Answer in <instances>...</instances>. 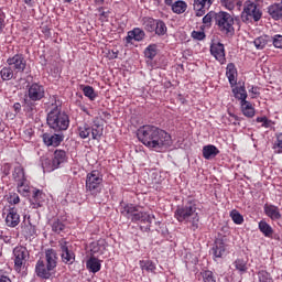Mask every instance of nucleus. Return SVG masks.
<instances>
[{
    "label": "nucleus",
    "instance_id": "f257e3e1",
    "mask_svg": "<svg viewBox=\"0 0 282 282\" xmlns=\"http://www.w3.org/2000/svg\"><path fill=\"white\" fill-rule=\"evenodd\" d=\"M137 137L139 142H142L148 149L153 151H162V149H169L173 144L171 134L164 129L153 126L145 124L137 130Z\"/></svg>",
    "mask_w": 282,
    "mask_h": 282
},
{
    "label": "nucleus",
    "instance_id": "f03ea898",
    "mask_svg": "<svg viewBox=\"0 0 282 282\" xmlns=\"http://www.w3.org/2000/svg\"><path fill=\"white\" fill-rule=\"evenodd\" d=\"M174 217L180 224H191L189 228L193 232L199 229V213H197L195 200H188L185 205L177 207Z\"/></svg>",
    "mask_w": 282,
    "mask_h": 282
},
{
    "label": "nucleus",
    "instance_id": "7ed1b4c3",
    "mask_svg": "<svg viewBox=\"0 0 282 282\" xmlns=\"http://www.w3.org/2000/svg\"><path fill=\"white\" fill-rule=\"evenodd\" d=\"M56 265H58V254L56 253V250L46 249L45 260L40 259L35 264V274L40 279H52V274H54Z\"/></svg>",
    "mask_w": 282,
    "mask_h": 282
},
{
    "label": "nucleus",
    "instance_id": "20e7f679",
    "mask_svg": "<svg viewBox=\"0 0 282 282\" xmlns=\"http://www.w3.org/2000/svg\"><path fill=\"white\" fill-rule=\"evenodd\" d=\"M47 124L54 131H67V129H69V116L65 112H61L56 107V109L48 112Z\"/></svg>",
    "mask_w": 282,
    "mask_h": 282
},
{
    "label": "nucleus",
    "instance_id": "39448f33",
    "mask_svg": "<svg viewBox=\"0 0 282 282\" xmlns=\"http://www.w3.org/2000/svg\"><path fill=\"white\" fill-rule=\"evenodd\" d=\"M121 215L132 221H143V224H152L155 219L154 215H150L138 209L133 204H127L121 208Z\"/></svg>",
    "mask_w": 282,
    "mask_h": 282
},
{
    "label": "nucleus",
    "instance_id": "423d86ee",
    "mask_svg": "<svg viewBox=\"0 0 282 282\" xmlns=\"http://www.w3.org/2000/svg\"><path fill=\"white\" fill-rule=\"evenodd\" d=\"M86 193L91 197H98V194L102 193V174L98 170L87 174Z\"/></svg>",
    "mask_w": 282,
    "mask_h": 282
},
{
    "label": "nucleus",
    "instance_id": "0eeeda50",
    "mask_svg": "<svg viewBox=\"0 0 282 282\" xmlns=\"http://www.w3.org/2000/svg\"><path fill=\"white\" fill-rule=\"evenodd\" d=\"M216 25L223 34H235V18L226 11H219L216 15Z\"/></svg>",
    "mask_w": 282,
    "mask_h": 282
},
{
    "label": "nucleus",
    "instance_id": "6e6552de",
    "mask_svg": "<svg viewBox=\"0 0 282 282\" xmlns=\"http://www.w3.org/2000/svg\"><path fill=\"white\" fill-rule=\"evenodd\" d=\"M30 259V251L23 246H18L13 249V262L15 272H23Z\"/></svg>",
    "mask_w": 282,
    "mask_h": 282
},
{
    "label": "nucleus",
    "instance_id": "1a4fd4ad",
    "mask_svg": "<svg viewBox=\"0 0 282 282\" xmlns=\"http://www.w3.org/2000/svg\"><path fill=\"white\" fill-rule=\"evenodd\" d=\"M261 17H263V13L261 12V9L257 7V3L252 1H247L243 7V11L241 13V20L243 23H252V21H261Z\"/></svg>",
    "mask_w": 282,
    "mask_h": 282
},
{
    "label": "nucleus",
    "instance_id": "9d476101",
    "mask_svg": "<svg viewBox=\"0 0 282 282\" xmlns=\"http://www.w3.org/2000/svg\"><path fill=\"white\" fill-rule=\"evenodd\" d=\"M7 65L11 67L15 74H23L28 68V59H25V55L18 53L7 59Z\"/></svg>",
    "mask_w": 282,
    "mask_h": 282
},
{
    "label": "nucleus",
    "instance_id": "9b49d317",
    "mask_svg": "<svg viewBox=\"0 0 282 282\" xmlns=\"http://www.w3.org/2000/svg\"><path fill=\"white\" fill-rule=\"evenodd\" d=\"M14 182L18 184V191L19 193H30V187L25 185L26 178H25V170L23 166L18 165L14 167V171L12 173Z\"/></svg>",
    "mask_w": 282,
    "mask_h": 282
},
{
    "label": "nucleus",
    "instance_id": "f8f14e48",
    "mask_svg": "<svg viewBox=\"0 0 282 282\" xmlns=\"http://www.w3.org/2000/svg\"><path fill=\"white\" fill-rule=\"evenodd\" d=\"M25 98H28V100H33L35 102L43 100L45 98V87L36 83L30 85L28 87Z\"/></svg>",
    "mask_w": 282,
    "mask_h": 282
},
{
    "label": "nucleus",
    "instance_id": "ddd939ff",
    "mask_svg": "<svg viewBox=\"0 0 282 282\" xmlns=\"http://www.w3.org/2000/svg\"><path fill=\"white\" fill-rule=\"evenodd\" d=\"M59 250L62 252L61 258L63 263H65L66 265L74 264V261H76V253H74V251L69 249V247L67 246V241L65 240L59 241Z\"/></svg>",
    "mask_w": 282,
    "mask_h": 282
},
{
    "label": "nucleus",
    "instance_id": "4468645a",
    "mask_svg": "<svg viewBox=\"0 0 282 282\" xmlns=\"http://www.w3.org/2000/svg\"><path fill=\"white\" fill-rule=\"evenodd\" d=\"M210 54L220 65H226V48L223 43H213L210 45Z\"/></svg>",
    "mask_w": 282,
    "mask_h": 282
},
{
    "label": "nucleus",
    "instance_id": "2eb2a0df",
    "mask_svg": "<svg viewBox=\"0 0 282 282\" xmlns=\"http://www.w3.org/2000/svg\"><path fill=\"white\" fill-rule=\"evenodd\" d=\"M215 3V0H194L193 8L196 17H204L207 10H210V6Z\"/></svg>",
    "mask_w": 282,
    "mask_h": 282
},
{
    "label": "nucleus",
    "instance_id": "dca6fc26",
    "mask_svg": "<svg viewBox=\"0 0 282 282\" xmlns=\"http://www.w3.org/2000/svg\"><path fill=\"white\" fill-rule=\"evenodd\" d=\"M6 224L9 228H17V226L21 224V215H19V212H17V208L14 207L9 208L6 217Z\"/></svg>",
    "mask_w": 282,
    "mask_h": 282
},
{
    "label": "nucleus",
    "instance_id": "f3484780",
    "mask_svg": "<svg viewBox=\"0 0 282 282\" xmlns=\"http://www.w3.org/2000/svg\"><path fill=\"white\" fill-rule=\"evenodd\" d=\"M263 210L264 215H267V217H269V219H271L272 221H279V219H281L282 217L281 210L276 205L264 204Z\"/></svg>",
    "mask_w": 282,
    "mask_h": 282
},
{
    "label": "nucleus",
    "instance_id": "a211bd4d",
    "mask_svg": "<svg viewBox=\"0 0 282 282\" xmlns=\"http://www.w3.org/2000/svg\"><path fill=\"white\" fill-rule=\"evenodd\" d=\"M144 36H147V34L144 33V30L140 28H134L132 31L128 32V35L126 36V42L132 43L133 41H137V42L144 41Z\"/></svg>",
    "mask_w": 282,
    "mask_h": 282
},
{
    "label": "nucleus",
    "instance_id": "6ab92c4d",
    "mask_svg": "<svg viewBox=\"0 0 282 282\" xmlns=\"http://www.w3.org/2000/svg\"><path fill=\"white\" fill-rule=\"evenodd\" d=\"M43 142L46 147H58L63 142V134H43Z\"/></svg>",
    "mask_w": 282,
    "mask_h": 282
},
{
    "label": "nucleus",
    "instance_id": "aec40b11",
    "mask_svg": "<svg viewBox=\"0 0 282 282\" xmlns=\"http://www.w3.org/2000/svg\"><path fill=\"white\" fill-rule=\"evenodd\" d=\"M226 242H224L221 239H217L212 248V251L216 259H221V257H226Z\"/></svg>",
    "mask_w": 282,
    "mask_h": 282
},
{
    "label": "nucleus",
    "instance_id": "412c9836",
    "mask_svg": "<svg viewBox=\"0 0 282 282\" xmlns=\"http://www.w3.org/2000/svg\"><path fill=\"white\" fill-rule=\"evenodd\" d=\"M102 131H104V128H102V124H100V119L96 117L93 120V127L90 128L93 140H100V138H102Z\"/></svg>",
    "mask_w": 282,
    "mask_h": 282
},
{
    "label": "nucleus",
    "instance_id": "4be33fe9",
    "mask_svg": "<svg viewBox=\"0 0 282 282\" xmlns=\"http://www.w3.org/2000/svg\"><path fill=\"white\" fill-rule=\"evenodd\" d=\"M24 226L22 227V232L24 237H35L36 235V226L32 225L30 221V216H24Z\"/></svg>",
    "mask_w": 282,
    "mask_h": 282
},
{
    "label": "nucleus",
    "instance_id": "5701e85b",
    "mask_svg": "<svg viewBox=\"0 0 282 282\" xmlns=\"http://www.w3.org/2000/svg\"><path fill=\"white\" fill-rule=\"evenodd\" d=\"M268 13L274 21L282 19V0L279 3H274L268 7Z\"/></svg>",
    "mask_w": 282,
    "mask_h": 282
},
{
    "label": "nucleus",
    "instance_id": "b1692460",
    "mask_svg": "<svg viewBox=\"0 0 282 282\" xmlns=\"http://www.w3.org/2000/svg\"><path fill=\"white\" fill-rule=\"evenodd\" d=\"M226 76L229 80V85L235 87L237 85V67L234 63H229L226 68Z\"/></svg>",
    "mask_w": 282,
    "mask_h": 282
},
{
    "label": "nucleus",
    "instance_id": "393cba45",
    "mask_svg": "<svg viewBox=\"0 0 282 282\" xmlns=\"http://www.w3.org/2000/svg\"><path fill=\"white\" fill-rule=\"evenodd\" d=\"M52 161L54 166L58 169L61 164L67 162V152L65 150H55Z\"/></svg>",
    "mask_w": 282,
    "mask_h": 282
},
{
    "label": "nucleus",
    "instance_id": "a878e982",
    "mask_svg": "<svg viewBox=\"0 0 282 282\" xmlns=\"http://www.w3.org/2000/svg\"><path fill=\"white\" fill-rule=\"evenodd\" d=\"M217 155H219V149H217V147L209 144L203 148V158L205 160H213V158H217Z\"/></svg>",
    "mask_w": 282,
    "mask_h": 282
},
{
    "label": "nucleus",
    "instance_id": "bb28decb",
    "mask_svg": "<svg viewBox=\"0 0 282 282\" xmlns=\"http://www.w3.org/2000/svg\"><path fill=\"white\" fill-rule=\"evenodd\" d=\"M23 110L29 118H32L36 113V101L24 98Z\"/></svg>",
    "mask_w": 282,
    "mask_h": 282
},
{
    "label": "nucleus",
    "instance_id": "cd10ccee",
    "mask_svg": "<svg viewBox=\"0 0 282 282\" xmlns=\"http://www.w3.org/2000/svg\"><path fill=\"white\" fill-rule=\"evenodd\" d=\"M102 265L100 264V260L96 257H90L89 260L86 262V268L89 270V272H93V274H96V272H100V268Z\"/></svg>",
    "mask_w": 282,
    "mask_h": 282
},
{
    "label": "nucleus",
    "instance_id": "c85d7f7f",
    "mask_svg": "<svg viewBox=\"0 0 282 282\" xmlns=\"http://www.w3.org/2000/svg\"><path fill=\"white\" fill-rule=\"evenodd\" d=\"M43 192L41 189H34L31 198L32 208H41L43 206Z\"/></svg>",
    "mask_w": 282,
    "mask_h": 282
},
{
    "label": "nucleus",
    "instance_id": "c756f323",
    "mask_svg": "<svg viewBox=\"0 0 282 282\" xmlns=\"http://www.w3.org/2000/svg\"><path fill=\"white\" fill-rule=\"evenodd\" d=\"M17 76H19L18 73H15L11 66H6L0 70L2 80H12V78L15 79Z\"/></svg>",
    "mask_w": 282,
    "mask_h": 282
},
{
    "label": "nucleus",
    "instance_id": "7c9ffc66",
    "mask_svg": "<svg viewBox=\"0 0 282 282\" xmlns=\"http://www.w3.org/2000/svg\"><path fill=\"white\" fill-rule=\"evenodd\" d=\"M188 8V4H186L183 0H177L172 4V12L174 14H184Z\"/></svg>",
    "mask_w": 282,
    "mask_h": 282
},
{
    "label": "nucleus",
    "instance_id": "2f4dec72",
    "mask_svg": "<svg viewBox=\"0 0 282 282\" xmlns=\"http://www.w3.org/2000/svg\"><path fill=\"white\" fill-rule=\"evenodd\" d=\"M232 94L235 95V98L240 100V105L247 101L246 98H248V93L246 91V87H235Z\"/></svg>",
    "mask_w": 282,
    "mask_h": 282
},
{
    "label": "nucleus",
    "instance_id": "473e14b6",
    "mask_svg": "<svg viewBox=\"0 0 282 282\" xmlns=\"http://www.w3.org/2000/svg\"><path fill=\"white\" fill-rule=\"evenodd\" d=\"M268 43H272V36L262 35V36L257 37L253 41V44L257 47V50H263V47H265V45H268Z\"/></svg>",
    "mask_w": 282,
    "mask_h": 282
},
{
    "label": "nucleus",
    "instance_id": "72a5a7b5",
    "mask_svg": "<svg viewBox=\"0 0 282 282\" xmlns=\"http://www.w3.org/2000/svg\"><path fill=\"white\" fill-rule=\"evenodd\" d=\"M142 25L147 32H155V26L158 25V20L153 18H143Z\"/></svg>",
    "mask_w": 282,
    "mask_h": 282
},
{
    "label": "nucleus",
    "instance_id": "f704fd0d",
    "mask_svg": "<svg viewBox=\"0 0 282 282\" xmlns=\"http://www.w3.org/2000/svg\"><path fill=\"white\" fill-rule=\"evenodd\" d=\"M241 105V111L247 118H254V107L250 101H243Z\"/></svg>",
    "mask_w": 282,
    "mask_h": 282
},
{
    "label": "nucleus",
    "instance_id": "c9c22d12",
    "mask_svg": "<svg viewBox=\"0 0 282 282\" xmlns=\"http://www.w3.org/2000/svg\"><path fill=\"white\" fill-rule=\"evenodd\" d=\"M259 230L262 232V235H264V237H271L274 235V229H272V226H270V224H268L265 220H261L259 223Z\"/></svg>",
    "mask_w": 282,
    "mask_h": 282
},
{
    "label": "nucleus",
    "instance_id": "e433bc0d",
    "mask_svg": "<svg viewBox=\"0 0 282 282\" xmlns=\"http://www.w3.org/2000/svg\"><path fill=\"white\" fill-rule=\"evenodd\" d=\"M141 270L145 272H155V264L151 260H141L139 261Z\"/></svg>",
    "mask_w": 282,
    "mask_h": 282
},
{
    "label": "nucleus",
    "instance_id": "4c0bfd02",
    "mask_svg": "<svg viewBox=\"0 0 282 282\" xmlns=\"http://www.w3.org/2000/svg\"><path fill=\"white\" fill-rule=\"evenodd\" d=\"M145 58H149L150 61H153V58H155V56H158V45L155 44H150L145 51Z\"/></svg>",
    "mask_w": 282,
    "mask_h": 282
},
{
    "label": "nucleus",
    "instance_id": "58836bf2",
    "mask_svg": "<svg viewBox=\"0 0 282 282\" xmlns=\"http://www.w3.org/2000/svg\"><path fill=\"white\" fill-rule=\"evenodd\" d=\"M154 32L158 34V36H164V34L167 32L166 23H164L162 20H158Z\"/></svg>",
    "mask_w": 282,
    "mask_h": 282
},
{
    "label": "nucleus",
    "instance_id": "ea45409f",
    "mask_svg": "<svg viewBox=\"0 0 282 282\" xmlns=\"http://www.w3.org/2000/svg\"><path fill=\"white\" fill-rule=\"evenodd\" d=\"M91 134V127L89 124H84L78 128V135L82 138V140H87L89 135Z\"/></svg>",
    "mask_w": 282,
    "mask_h": 282
},
{
    "label": "nucleus",
    "instance_id": "a19ab883",
    "mask_svg": "<svg viewBox=\"0 0 282 282\" xmlns=\"http://www.w3.org/2000/svg\"><path fill=\"white\" fill-rule=\"evenodd\" d=\"M42 169L46 172V173H52V171H56V169L54 166V161L50 160V159H43L42 160Z\"/></svg>",
    "mask_w": 282,
    "mask_h": 282
},
{
    "label": "nucleus",
    "instance_id": "79ce46f5",
    "mask_svg": "<svg viewBox=\"0 0 282 282\" xmlns=\"http://www.w3.org/2000/svg\"><path fill=\"white\" fill-rule=\"evenodd\" d=\"M83 91L84 96L89 98V100H96V98H98V94H96V90H94V87L91 86H84Z\"/></svg>",
    "mask_w": 282,
    "mask_h": 282
},
{
    "label": "nucleus",
    "instance_id": "37998d69",
    "mask_svg": "<svg viewBox=\"0 0 282 282\" xmlns=\"http://www.w3.org/2000/svg\"><path fill=\"white\" fill-rule=\"evenodd\" d=\"M202 279L204 282H217V278L215 276V273L210 270H206L200 272Z\"/></svg>",
    "mask_w": 282,
    "mask_h": 282
},
{
    "label": "nucleus",
    "instance_id": "c03bdc74",
    "mask_svg": "<svg viewBox=\"0 0 282 282\" xmlns=\"http://www.w3.org/2000/svg\"><path fill=\"white\" fill-rule=\"evenodd\" d=\"M230 217L234 224H237L238 226H241V224H243V216L237 209L230 212Z\"/></svg>",
    "mask_w": 282,
    "mask_h": 282
},
{
    "label": "nucleus",
    "instance_id": "a18cd8bd",
    "mask_svg": "<svg viewBox=\"0 0 282 282\" xmlns=\"http://www.w3.org/2000/svg\"><path fill=\"white\" fill-rule=\"evenodd\" d=\"M234 265L236 268V270H238V272H248V264L246 263V261L243 259H237L234 262Z\"/></svg>",
    "mask_w": 282,
    "mask_h": 282
},
{
    "label": "nucleus",
    "instance_id": "49530a36",
    "mask_svg": "<svg viewBox=\"0 0 282 282\" xmlns=\"http://www.w3.org/2000/svg\"><path fill=\"white\" fill-rule=\"evenodd\" d=\"M52 230H53V232L61 235V232H63L65 230V225L59 219H55L52 223Z\"/></svg>",
    "mask_w": 282,
    "mask_h": 282
},
{
    "label": "nucleus",
    "instance_id": "de8ad7c7",
    "mask_svg": "<svg viewBox=\"0 0 282 282\" xmlns=\"http://www.w3.org/2000/svg\"><path fill=\"white\" fill-rule=\"evenodd\" d=\"M220 4L223 8H226V10H235V6H241V2L237 0H220Z\"/></svg>",
    "mask_w": 282,
    "mask_h": 282
},
{
    "label": "nucleus",
    "instance_id": "09e8293b",
    "mask_svg": "<svg viewBox=\"0 0 282 282\" xmlns=\"http://www.w3.org/2000/svg\"><path fill=\"white\" fill-rule=\"evenodd\" d=\"M213 19L215 21V23L217 22V12L215 11H210L208 12L204 18H203V23L205 25H210V23H213Z\"/></svg>",
    "mask_w": 282,
    "mask_h": 282
},
{
    "label": "nucleus",
    "instance_id": "8fccbe9b",
    "mask_svg": "<svg viewBox=\"0 0 282 282\" xmlns=\"http://www.w3.org/2000/svg\"><path fill=\"white\" fill-rule=\"evenodd\" d=\"M258 279L260 282H272V276H270V273L265 270L258 272Z\"/></svg>",
    "mask_w": 282,
    "mask_h": 282
},
{
    "label": "nucleus",
    "instance_id": "3c124183",
    "mask_svg": "<svg viewBox=\"0 0 282 282\" xmlns=\"http://www.w3.org/2000/svg\"><path fill=\"white\" fill-rule=\"evenodd\" d=\"M7 202L11 204L12 206H15V204H19L21 202V198L19 197V194L17 193H10Z\"/></svg>",
    "mask_w": 282,
    "mask_h": 282
},
{
    "label": "nucleus",
    "instance_id": "603ef678",
    "mask_svg": "<svg viewBox=\"0 0 282 282\" xmlns=\"http://www.w3.org/2000/svg\"><path fill=\"white\" fill-rule=\"evenodd\" d=\"M271 43H273V46L278 50H282V35L276 34L273 37H271Z\"/></svg>",
    "mask_w": 282,
    "mask_h": 282
},
{
    "label": "nucleus",
    "instance_id": "864d4df0",
    "mask_svg": "<svg viewBox=\"0 0 282 282\" xmlns=\"http://www.w3.org/2000/svg\"><path fill=\"white\" fill-rule=\"evenodd\" d=\"M192 39L195 41H204V39H206V33L204 31H193Z\"/></svg>",
    "mask_w": 282,
    "mask_h": 282
},
{
    "label": "nucleus",
    "instance_id": "5fc2aeb1",
    "mask_svg": "<svg viewBox=\"0 0 282 282\" xmlns=\"http://www.w3.org/2000/svg\"><path fill=\"white\" fill-rule=\"evenodd\" d=\"M273 149H278L276 153H282V133L278 134Z\"/></svg>",
    "mask_w": 282,
    "mask_h": 282
},
{
    "label": "nucleus",
    "instance_id": "6e6d98bb",
    "mask_svg": "<svg viewBox=\"0 0 282 282\" xmlns=\"http://www.w3.org/2000/svg\"><path fill=\"white\" fill-rule=\"evenodd\" d=\"M3 28H6V13L0 9V34H2Z\"/></svg>",
    "mask_w": 282,
    "mask_h": 282
},
{
    "label": "nucleus",
    "instance_id": "4d7b16f0",
    "mask_svg": "<svg viewBox=\"0 0 282 282\" xmlns=\"http://www.w3.org/2000/svg\"><path fill=\"white\" fill-rule=\"evenodd\" d=\"M257 122H262V127H265L268 129V127H270V120H268V117H258Z\"/></svg>",
    "mask_w": 282,
    "mask_h": 282
},
{
    "label": "nucleus",
    "instance_id": "13d9d810",
    "mask_svg": "<svg viewBox=\"0 0 282 282\" xmlns=\"http://www.w3.org/2000/svg\"><path fill=\"white\" fill-rule=\"evenodd\" d=\"M100 248H102V243H100V241L93 243L91 252L96 254V252H100Z\"/></svg>",
    "mask_w": 282,
    "mask_h": 282
},
{
    "label": "nucleus",
    "instance_id": "bf43d9fd",
    "mask_svg": "<svg viewBox=\"0 0 282 282\" xmlns=\"http://www.w3.org/2000/svg\"><path fill=\"white\" fill-rule=\"evenodd\" d=\"M0 282H12L10 276L3 274V270L0 269Z\"/></svg>",
    "mask_w": 282,
    "mask_h": 282
},
{
    "label": "nucleus",
    "instance_id": "052dcab7",
    "mask_svg": "<svg viewBox=\"0 0 282 282\" xmlns=\"http://www.w3.org/2000/svg\"><path fill=\"white\" fill-rule=\"evenodd\" d=\"M230 116V119H229V122H231V124H239V117H237V115H232V113H229Z\"/></svg>",
    "mask_w": 282,
    "mask_h": 282
},
{
    "label": "nucleus",
    "instance_id": "680f3d73",
    "mask_svg": "<svg viewBox=\"0 0 282 282\" xmlns=\"http://www.w3.org/2000/svg\"><path fill=\"white\" fill-rule=\"evenodd\" d=\"M249 94H252V98H257V96H259V88L251 86V89H249Z\"/></svg>",
    "mask_w": 282,
    "mask_h": 282
},
{
    "label": "nucleus",
    "instance_id": "e2e57ef3",
    "mask_svg": "<svg viewBox=\"0 0 282 282\" xmlns=\"http://www.w3.org/2000/svg\"><path fill=\"white\" fill-rule=\"evenodd\" d=\"M13 109H14L15 113H21V104L20 102H15L13 105Z\"/></svg>",
    "mask_w": 282,
    "mask_h": 282
},
{
    "label": "nucleus",
    "instance_id": "0e129e2a",
    "mask_svg": "<svg viewBox=\"0 0 282 282\" xmlns=\"http://www.w3.org/2000/svg\"><path fill=\"white\" fill-rule=\"evenodd\" d=\"M25 6H29V8H34V0H23Z\"/></svg>",
    "mask_w": 282,
    "mask_h": 282
},
{
    "label": "nucleus",
    "instance_id": "69168bd1",
    "mask_svg": "<svg viewBox=\"0 0 282 282\" xmlns=\"http://www.w3.org/2000/svg\"><path fill=\"white\" fill-rule=\"evenodd\" d=\"M24 133H25L26 138H29V140H30V138H32V130H25Z\"/></svg>",
    "mask_w": 282,
    "mask_h": 282
},
{
    "label": "nucleus",
    "instance_id": "338daca9",
    "mask_svg": "<svg viewBox=\"0 0 282 282\" xmlns=\"http://www.w3.org/2000/svg\"><path fill=\"white\" fill-rule=\"evenodd\" d=\"M165 6H171V8H173V0H165Z\"/></svg>",
    "mask_w": 282,
    "mask_h": 282
},
{
    "label": "nucleus",
    "instance_id": "774afa93",
    "mask_svg": "<svg viewBox=\"0 0 282 282\" xmlns=\"http://www.w3.org/2000/svg\"><path fill=\"white\" fill-rule=\"evenodd\" d=\"M95 3L97 6H102V3H105V0H95Z\"/></svg>",
    "mask_w": 282,
    "mask_h": 282
}]
</instances>
